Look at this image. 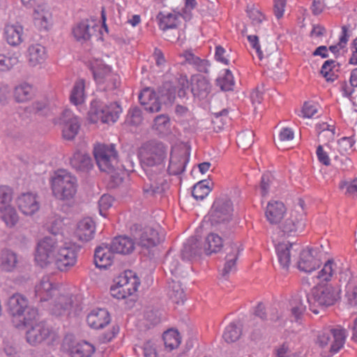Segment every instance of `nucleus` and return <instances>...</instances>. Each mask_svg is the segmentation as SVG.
Masks as SVG:
<instances>
[{
	"mask_svg": "<svg viewBox=\"0 0 357 357\" xmlns=\"http://www.w3.org/2000/svg\"><path fill=\"white\" fill-rule=\"evenodd\" d=\"M63 225V223L61 219L55 218L48 225L47 230L53 235L52 237L55 238L56 236L61 234Z\"/></svg>",
	"mask_w": 357,
	"mask_h": 357,
	"instance_id": "nucleus-60",
	"label": "nucleus"
},
{
	"mask_svg": "<svg viewBox=\"0 0 357 357\" xmlns=\"http://www.w3.org/2000/svg\"><path fill=\"white\" fill-rule=\"evenodd\" d=\"M191 86V92L193 96L200 100L206 98L212 88L209 81L201 75L192 76Z\"/></svg>",
	"mask_w": 357,
	"mask_h": 357,
	"instance_id": "nucleus-21",
	"label": "nucleus"
},
{
	"mask_svg": "<svg viewBox=\"0 0 357 357\" xmlns=\"http://www.w3.org/2000/svg\"><path fill=\"white\" fill-rule=\"evenodd\" d=\"M218 84L222 91H232L234 86V77L229 70H226L225 75L222 78L217 79Z\"/></svg>",
	"mask_w": 357,
	"mask_h": 357,
	"instance_id": "nucleus-54",
	"label": "nucleus"
},
{
	"mask_svg": "<svg viewBox=\"0 0 357 357\" xmlns=\"http://www.w3.org/2000/svg\"><path fill=\"white\" fill-rule=\"evenodd\" d=\"M6 307L8 314L18 320L17 327L29 325L38 315L37 310L30 306L27 298L20 294L10 296Z\"/></svg>",
	"mask_w": 357,
	"mask_h": 357,
	"instance_id": "nucleus-3",
	"label": "nucleus"
},
{
	"mask_svg": "<svg viewBox=\"0 0 357 357\" xmlns=\"http://www.w3.org/2000/svg\"><path fill=\"white\" fill-rule=\"evenodd\" d=\"M162 338L165 347L169 348V351L177 348L181 343L180 334L176 330L170 329L167 331L163 333Z\"/></svg>",
	"mask_w": 357,
	"mask_h": 357,
	"instance_id": "nucleus-48",
	"label": "nucleus"
},
{
	"mask_svg": "<svg viewBox=\"0 0 357 357\" xmlns=\"http://www.w3.org/2000/svg\"><path fill=\"white\" fill-rule=\"evenodd\" d=\"M144 173L146 177L144 178L143 190L147 196L162 195L169 188V183L164 177V172L147 169Z\"/></svg>",
	"mask_w": 357,
	"mask_h": 357,
	"instance_id": "nucleus-8",
	"label": "nucleus"
},
{
	"mask_svg": "<svg viewBox=\"0 0 357 357\" xmlns=\"http://www.w3.org/2000/svg\"><path fill=\"white\" fill-rule=\"evenodd\" d=\"M292 243H280L275 247L278 261L280 266L287 270L291 263V252L290 250L292 248Z\"/></svg>",
	"mask_w": 357,
	"mask_h": 357,
	"instance_id": "nucleus-37",
	"label": "nucleus"
},
{
	"mask_svg": "<svg viewBox=\"0 0 357 357\" xmlns=\"http://www.w3.org/2000/svg\"><path fill=\"white\" fill-rule=\"evenodd\" d=\"M189 155L190 153L187 151L178 155H172L167 168L169 174L178 175L183 172L189 160Z\"/></svg>",
	"mask_w": 357,
	"mask_h": 357,
	"instance_id": "nucleus-33",
	"label": "nucleus"
},
{
	"mask_svg": "<svg viewBox=\"0 0 357 357\" xmlns=\"http://www.w3.org/2000/svg\"><path fill=\"white\" fill-rule=\"evenodd\" d=\"M233 204L227 197L217 199L209 212V220L213 226L229 222L231 220Z\"/></svg>",
	"mask_w": 357,
	"mask_h": 357,
	"instance_id": "nucleus-9",
	"label": "nucleus"
},
{
	"mask_svg": "<svg viewBox=\"0 0 357 357\" xmlns=\"http://www.w3.org/2000/svg\"><path fill=\"white\" fill-rule=\"evenodd\" d=\"M169 298L175 303H183L185 293L181 287V283L174 280L168 282Z\"/></svg>",
	"mask_w": 357,
	"mask_h": 357,
	"instance_id": "nucleus-44",
	"label": "nucleus"
},
{
	"mask_svg": "<svg viewBox=\"0 0 357 357\" xmlns=\"http://www.w3.org/2000/svg\"><path fill=\"white\" fill-rule=\"evenodd\" d=\"M18 258L15 252L10 250L5 249L1 252L0 268L6 272L13 271L17 265Z\"/></svg>",
	"mask_w": 357,
	"mask_h": 357,
	"instance_id": "nucleus-34",
	"label": "nucleus"
},
{
	"mask_svg": "<svg viewBox=\"0 0 357 357\" xmlns=\"http://www.w3.org/2000/svg\"><path fill=\"white\" fill-rule=\"evenodd\" d=\"M50 304V312L54 316L59 317L69 312L73 300L70 294H58Z\"/></svg>",
	"mask_w": 357,
	"mask_h": 357,
	"instance_id": "nucleus-19",
	"label": "nucleus"
},
{
	"mask_svg": "<svg viewBox=\"0 0 357 357\" xmlns=\"http://www.w3.org/2000/svg\"><path fill=\"white\" fill-rule=\"evenodd\" d=\"M121 112L122 109L116 102L107 105L99 100H94L91 102L88 112L89 119L91 123L98 121L102 123H114L119 119Z\"/></svg>",
	"mask_w": 357,
	"mask_h": 357,
	"instance_id": "nucleus-4",
	"label": "nucleus"
},
{
	"mask_svg": "<svg viewBox=\"0 0 357 357\" xmlns=\"http://www.w3.org/2000/svg\"><path fill=\"white\" fill-rule=\"evenodd\" d=\"M93 155L100 171L111 174V178L119 185L123 181L118 173L122 169H126L124 165L119 163L118 153L114 144H99L94 147Z\"/></svg>",
	"mask_w": 357,
	"mask_h": 357,
	"instance_id": "nucleus-2",
	"label": "nucleus"
},
{
	"mask_svg": "<svg viewBox=\"0 0 357 357\" xmlns=\"http://www.w3.org/2000/svg\"><path fill=\"white\" fill-rule=\"evenodd\" d=\"M222 247V239L218 234L211 233L205 239L204 251L206 255H211L213 252H217Z\"/></svg>",
	"mask_w": 357,
	"mask_h": 357,
	"instance_id": "nucleus-42",
	"label": "nucleus"
},
{
	"mask_svg": "<svg viewBox=\"0 0 357 357\" xmlns=\"http://www.w3.org/2000/svg\"><path fill=\"white\" fill-rule=\"evenodd\" d=\"M167 150V146L158 140H150L144 143L139 152L143 170L151 169L156 172H164Z\"/></svg>",
	"mask_w": 357,
	"mask_h": 357,
	"instance_id": "nucleus-1",
	"label": "nucleus"
},
{
	"mask_svg": "<svg viewBox=\"0 0 357 357\" xmlns=\"http://www.w3.org/2000/svg\"><path fill=\"white\" fill-rule=\"evenodd\" d=\"M307 304L309 305L310 310L314 314H319V310L314 308L312 298L309 294L296 295L290 302L291 311L292 315L296 321H298L307 309Z\"/></svg>",
	"mask_w": 357,
	"mask_h": 357,
	"instance_id": "nucleus-16",
	"label": "nucleus"
},
{
	"mask_svg": "<svg viewBox=\"0 0 357 357\" xmlns=\"http://www.w3.org/2000/svg\"><path fill=\"white\" fill-rule=\"evenodd\" d=\"M225 250H227L226 262L221 273L224 278H227L232 269L235 268L236 260L241 250L240 247L235 243H230Z\"/></svg>",
	"mask_w": 357,
	"mask_h": 357,
	"instance_id": "nucleus-27",
	"label": "nucleus"
},
{
	"mask_svg": "<svg viewBox=\"0 0 357 357\" xmlns=\"http://www.w3.org/2000/svg\"><path fill=\"white\" fill-rule=\"evenodd\" d=\"M51 330L43 322H39L33 326L26 332V341L31 345H37L45 341L50 335Z\"/></svg>",
	"mask_w": 357,
	"mask_h": 357,
	"instance_id": "nucleus-18",
	"label": "nucleus"
},
{
	"mask_svg": "<svg viewBox=\"0 0 357 357\" xmlns=\"http://www.w3.org/2000/svg\"><path fill=\"white\" fill-rule=\"evenodd\" d=\"M319 249L308 248L300 253L298 268L305 273H311L321 265Z\"/></svg>",
	"mask_w": 357,
	"mask_h": 357,
	"instance_id": "nucleus-14",
	"label": "nucleus"
},
{
	"mask_svg": "<svg viewBox=\"0 0 357 357\" xmlns=\"http://www.w3.org/2000/svg\"><path fill=\"white\" fill-rule=\"evenodd\" d=\"M23 27L19 24H7L4 28V37L11 46H17L23 41Z\"/></svg>",
	"mask_w": 357,
	"mask_h": 357,
	"instance_id": "nucleus-32",
	"label": "nucleus"
},
{
	"mask_svg": "<svg viewBox=\"0 0 357 357\" xmlns=\"http://www.w3.org/2000/svg\"><path fill=\"white\" fill-rule=\"evenodd\" d=\"M345 337L344 330L328 327L318 332L316 344L322 349L328 348L334 354L343 347Z\"/></svg>",
	"mask_w": 357,
	"mask_h": 357,
	"instance_id": "nucleus-6",
	"label": "nucleus"
},
{
	"mask_svg": "<svg viewBox=\"0 0 357 357\" xmlns=\"http://www.w3.org/2000/svg\"><path fill=\"white\" fill-rule=\"evenodd\" d=\"M303 203L304 202L302 199H299L301 211H292L289 218L282 223L280 229L282 236H295L303 231L305 226V214L303 208Z\"/></svg>",
	"mask_w": 357,
	"mask_h": 357,
	"instance_id": "nucleus-11",
	"label": "nucleus"
},
{
	"mask_svg": "<svg viewBox=\"0 0 357 357\" xmlns=\"http://www.w3.org/2000/svg\"><path fill=\"white\" fill-rule=\"evenodd\" d=\"M71 167L77 172H88L93 167L91 158L86 153L77 151L70 159Z\"/></svg>",
	"mask_w": 357,
	"mask_h": 357,
	"instance_id": "nucleus-26",
	"label": "nucleus"
},
{
	"mask_svg": "<svg viewBox=\"0 0 357 357\" xmlns=\"http://www.w3.org/2000/svg\"><path fill=\"white\" fill-rule=\"evenodd\" d=\"M58 294L56 286L48 276L43 277L35 287V296L41 303L47 302Z\"/></svg>",
	"mask_w": 357,
	"mask_h": 357,
	"instance_id": "nucleus-17",
	"label": "nucleus"
},
{
	"mask_svg": "<svg viewBox=\"0 0 357 357\" xmlns=\"http://www.w3.org/2000/svg\"><path fill=\"white\" fill-rule=\"evenodd\" d=\"M2 212V220L5 222L7 226L12 227H14L18 222L19 218L16 210L10 205L3 208Z\"/></svg>",
	"mask_w": 357,
	"mask_h": 357,
	"instance_id": "nucleus-49",
	"label": "nucleus"
},
{
	"mask_svg": "<svg viewBox=\"0 0 357 357\" xmlns=\"http://www.w3.org/2000/svg\"><path fill=\"white\" fill-rule=\"evenodd\" d=\"M14 98L17 102H24L31 100L33 96V87L28 83H22L15 86Z\"/></svg>",
	"mask_w": 357,
	"mask_h": 357,
	"instance_id": "nucleus-40",
	"label": "nucleus"
},
{
	"mask_svg": "<svg viewBox=\"0 0 357 357\" xmlns=\"http://www.w3.org/2000/svg\"><path fill=\"white\" fill-rule=\"evenodd\" d=\"M57 249V240L52 236H46L40 241L37 247L36 260L41 266L53 263Z\"/></svg>",
	"mask_w": 357,
	"mask_h": 357,
	"instance_id": "nucleus-12",
	"label": "nucleus"
},
{
	"mask_svg": "<svg viewBox=\"0 0 357 357\" xmlns=\"http://www.w3.org/2000/svg\"><path fill=\"white\" fill-rule=\"evenodd\" d=\"M176 93V87L171 82H166L159 87L157 97L163 104H168L174 102Z\"/></svg>",
	"mask_w": 357,
	"mask_h": 357,
	"instance_id": "nucleus-39",
	"label": "nucleus"
},
{
	"mask_svg": "<svg viewBox=\"0 0 357 357\" xmlns=\"http://www.w3.org/2000/svg\"><path fill=\"white\" fill-rule=\"evenodd\" d=\"M347 188L346 194L357 197V178H355L350 183L344 181L340 185V188Z\"/></svg>",
	"mask_w": 357,
	"mask_h": 357,
	"instance_id": "nucleus-64",
	"label": "nucleus"
},
{
	"mask_svg": "<svg viewBox=\"0 0 357 357\" xmlns=\"http://www.w3.org/2000/svg\"><path fill=\"white\" fill-rule=\"evenodd\" d=\"M77 252L69 247L61 248L56 252L53 263L61 271H66L73 266L77 261Z\"/></svg>",
	"mask_w": 357,
	"mask_h": 357,
	"instance_id": "nucleus-15",
	"label": "nucleus"
},
{
	"mask_svg": "<svg viewBox=\"0 0 357 357\" xmlns=\"http://www.w3.org/2000/svg\"><path fill=\"white\" fill-rule=\"evenodd\" d=\"M27 8H33L34 24L40 29L47 30L52 19V13L44 0H21Z\"/></svg>",
	"mask_w": 357,
	"mask_h": 357,
	"instance_id": "nucleus-10",
	"label": "nucleus"
},
{
	"mask_svg": "<svg viewBox=\"0 0 357 357\" xmlns=\"http://www.w3.org/2000/svg\"><path fill=\"white\" fill-rule=\"evenodd\" d=\"M17 63L18 59L16 56H7L4 54H0V71H8Z\"/></svg>",
	"mask_w": 357,
	"mask_h": 357,
	"instance_id": "nucleus-56",
	"label": "nucleus"
},
{
	"mask_svg": "<svg viewBox=\"0 0 357 357\" xmlns=\"http://www.w3.org/2000/svg\"><path fill=\"white\" fill-rule=\"evenodd\" d=\"M52 188L58 199H70L77 192V178L66 170H59L52 178Z\"/></svg>",
	"mask_w": 357,
	"mask_h": 357,
	"instance_id": "nucleus-5",
	"label": "nucleus"
},
{
	"mask_svg": "<svg viewBox=\"0 0 357 357\" xmlns=\"http://www.w3.org/2000/svg\"><path fill=\"white\" fill-rule=\"evenodd\" d=\"M139 102L144 106V109L150 113L158 112L162 103L153 91L149 89H144L138 96Z\"/></svg>",
	"mask_w": 357,
	"mask_h": 357,
	"instance_id": "nucleus-23",
	"label": "nucleus"
},
{
	"mask_svg": "<svg viewBox=\"0 0 357 357\" xmlns=\"http://www.w3.org/2000/svg\"><path fill=\"white\" fill-rule=\"evenodd\" d=\"M286 212L284 204L281 202H269L266 210V217L271 224H278L283 218Z\"/></svg>",
	"mask_w": 357,
	"mask_h": 357,
	"instance_id": "nucleus-29",
	"label": "nucleus"
},
{
	"mask_svg": "<svg viewBox=\"0 0 357 357\" xmlns=\"http://www.w3.org/2000/svg\"><path fill=\"white\" fill-rule=\"evenodd\" d=\"M119 84V77L116 74L112 73L105 77L104 82L102 84H97L99 89L102 91H112L116 89Z\"/></svg>",
	"mask_w": 357,
	"mask_h": 357,
	"instance_id": "nucleus-51",
	"label": "nucleus"
},
{
	"mask_svg": "<svg viewBox=\"0 0 357 357\" xmlns=\"http://www.w3.org/2000/svg\"><path fill=\"white\" fill-rule=\"evenodd\" d=\"M202 250L204 249L199 245L198 239L196 237L191 236L183 244L181 254L183 259L191 260L196 257L200 256Z\"/></svg>",
	"mask_w": 357,
	"mask_h": 357,
	"instance_id": "nucleus-31",
	"label": "nucleus"
},
{
	"mask_svg": "<svg viewBox=\"0 0 357 357\" xmlns=\"http://www.w3.org/2000/svg\"><path fill=\"white\" fill-rule=\"evenodd\" d=\"M209 180H202L197 182L192 188V195L197 200L204 199L211 191Z\"/></svg>",
	"mask_w": 357,
	"mask_h": 357,
	"instance_id": "nucleus-46",
	"label": "nucleus"
},
{
	"mask_svg": "<svg viewBox=\"0 0 357 357\" xmlns=\"http://www.w3.org/2000/svg\"><path fill=\"white\" fill-rule=\"evenodd\" d=\"M346 293L347 304L350 306L357 305V286H348Z\"/></svg>",
	"mask_w": 357,
	"mask_h": 357,
	"instance_id": "nucleus-62",
	"label": "nucleus"
},
{
	"mask_svg": "<svg viewBox=\"0 0 357 357\" xmlns=\"http://www.w3.org/2000/svg\"><path fill=\"white\" fill-rule=\"evenodd\" d=\"M86 321L88 325L94 329L102 328L110 321L109 314L105 309L93 310L87 316Z\"/></svg>",
	"mask_w": 357,
	"mask_h": 357,
	"instance_id": "nucleus-28",
	"label": "nucleus"
},
{
	"mask_svg": "<svg viewBox=\"0 0 357 357\" xmlns=\"http://www.w3.org/2000/svg\"><path fill=\"white\" fill-rule=\"evenodd\" d=\"M241 334V325L231 323L225 328L222 334V337L226 342L232 343L237 341L240 338Z\"/></svg>",
	"mask_w": 357,
	"mask_h": 357,
	"instance_id": "nucleus-47",
	"label": "nucleus"
},
{
	"mask_svg": "<svg viewBox=\"0 0 357 357\" xmlns=\"http://www.w3.org/2000/svg\"><path fill=\"white\" fill-rule=\"evenodd\" d=\"M95 352V347L84 341L77 343L70 349V357H91Z\"/></svg>",
	"mask_w": 357,
	"mask_h": 357,
	"instance_id": "nucleus-45",
	"label": "nucleus"
},
{
	"mask_svg": "<svg viewBox=\"0 0 357 357\" xmlns=\"http://www.w3.org/2000/svg\"><path fill=\"white\" fill-rule=\"evenodd\" d=\"M12 190L7 186H0V211L8 206L12 200Z\"/></svg>",
	"mask_w": 357,
	"mask_h": 357,
	"instance_id": "nucleus-55",
	"label": "nucleus"
},
{
	"mask_svg": "<svg viewBox=\"0 0 357 357\" xmlns=\"http://www.w3.org/2000/svg\"><path fill=\"white\" fill-rule=\"evenodd\" d=\"M55 123L62 127L63 137L67 140L73 139L80 128L79 119L69 109L64 110Z\"/></svg>",
	"mask_w": 357,
	"mask_h": 357,
	"instance_id": "nucleus-13",
	"label": "nucleus"
},
{
	"mask_svg": "<svg viewBox=\"0 0 357 357\" xmlns=\"http://www.w3.org/2000/svg\"><path fill=\"white\" fill-rule=\"evenodd\" d=\"M333 264L334 262L331 259L326 262L323 268L319 272L317 278L324 281L330 280L333 273Z\"/></svg>",
	"mask_w": 357,
	"mask_h": 357,
	"instance_id": "nucleus-58",
	"label": "nucleus"
},
{
	"mask_svg": "<svg viewBox=\"0 0 357 357\" xmlns=\"http://www.w3.org/2000/svg\"><path fill=\"white\" fill-rule=\"evenodd\" d=\"M157 18L159 20V26L160 29L166 31L167 29H174L177 27L179 15L170 13L163 14L160 12L158 15Z\"/></svg>",
	"mask_w": 357,
	"mask_h": 357,
	"instance_id": "nucleus-43",
	"label": "nucleus"
},
{
	"mask_svg": "<svg viewBox=\"0 0 357 357\" xmlns=\"http://www.w3.org/2000/svg\"><path fill=\"white\" fill-rule=\"evenodd\" d=\"M135 240L139 246L146 249L155 247L160 241L158 231L150 227L141 230L138 235L135 236Z\"/></svg>",
	"mask_w": 357,
	"mask_h": 357,
	"instance_id": "nucleus-20",
	"label": "nucleus"
},
{
	"mask_svg": "<svg viewBox=\"0 0 357 357\" xmlns=\"http://www.w3.org/2000/svg\"><path fill=\"white\" fill-rule=\"evenodd\" d=\"M340 289L331 285H319L313 287L310 293L314 308H323L333 305L340 298Z\"/></svg>",
	"mask_w": 357,
	"mask_h": 357,
	"instance_id": "nucleus-7",
	"label": "nucleus"
},
{
	"mask_svg": "<svg viewBox=\"0 0 357 357\" xmlns=\"http://www.w3.org/2000/svg\"><path fill=\"white\" fill-rule=\"evenodd\" d=\"M164 265L172 274H175L177 271L179 262L177 259L168 253L165 258Z\"/></svg>",
	"mask_w": 357,
	"mask_h": 357,
	"instance_id": "nucleus-59",
	"label": "nucleus"
},
{
	"mask_svg": "<svg viewBox=\"0 0 357 357\" xmlns=\"http://www.w3.org/2000/svg\"><path fill=\"white\" fill-rule=\"evenodd\" d=\"M335 67V61L330 59L326 61L321 66L320 73L326 78L327 82H333L336 79L337 75L333 73L331 75V72Z\"/></svg>",
	"mask_w": 357,
	"mask_h": 357,
	"instance_id": "nucleus-53",
	"label": "nucleus"
},
{
	"mask_svg": "<svg viewBox=\"0 0 357 357\" xmlns=\"http://www.w3.org/2000/svg\"><path fill=\"white\" fill-rule=\"evenodd\" d=\"M95 231L93 220L90 218H86L79 222L75 234L80 241L88 242L93 238Z\"/></svg>",
	"mask_w": 357,
	"mask_h": 357,
	"instance_id": "nucleus-25",
	"label": "nucleus"
},
{
	"mask_svg": "<svg viewBox=\"0 0 357 357\" xmlns=\"http://www.w3.org/2000/svg\"><path fill=\"white\" fill-rule=\"evenodd\" d=\"M95 27L91 26L88 20H83L76 24L73 29V33L77 40L85 42L89 40L92 35L91 31Z\"/></svg>",
	"mask_w": 357,
	"mask_h": 357,
	"instance_id": "nucleus-38",
	"label": "nucleus"
},
{
	"mask_svg": "<svg viewBox=\"0 0 357 357\" xmlns=\"http://www.w3.org/2000/svg\"><path fill=\"white\" fill-rule=\"evenodd\" d=\"M129 291H130V289L123 287L121 284H119V281L110 288L111 295L117 299H123L129 296Z\"/></svg>",
	"mask_w": 357,
	"mask_h": 357,
	"instance_id": "nucleus-57",
	"label": "nucleus"
},
{
	"mask_svg": "<svg viewBox=\"0 0 357 357\" xmlns=\"http://www.w3.org/2000/svg\"><path fill=\"white\" fill-rule=\"evenodd\" d=\"M254 142V133L251 130H245L237 136V144L243 149L250 148Z\"/></svg>",
	"mask_w": 357,
	"mask_h": 357,
	"instance_id": "nucleus-52",
	"label": "nucleus"
},
{
	"mask_svg": "<svg viewBox=\"0 0 357 357\" xmlns=\"http://www.w3.org/2000/svg\"><path fill=\"white\" fill-rule=\"evenodd\" d=\"M84 83L83 80L75 83L70 96V100L74 105H79L82 102L84 97Z\"/></svg>",
	"mask_w": 357,
	"mask_h": 357,
	"instance_id": "nucleus-50",
	"label": "nucleus"
},
{
	"mask_svg": "<svg viewBox=\"0 0 357 357\" xmlns=\"http://www.w3.org/2000/svg\"><path fill=\"white\" fill-rule=\"evenodd\" d=\"M91 69L96 84H100L104 82L105 77L113 73L112 68L101 60H96L91 64Z\"/></svg>",
	"mask_w": 357,
	"mask_h": 357,
	"instance_id": "nucleus-36",
	"label": "nucleus"
},
{
	"mask_svg": "<svg viewBox=\"0 0 357 357\" xmlns=\"http://www.w3.org/2000/svg\"><path fill=\"white\" fill-rule=\"evenodd\" d=\"M110 249L114 253L121 255H128L131 253L135 248V243L127 236L115 237L109 244Z\"/></svg>",
	"mask_w": 357,
	"mask_h": 357,
	"instance_id": "nucleus-30",
	"label": "nucleus"
},
{
	"mask_svg": "<svg viewBox=\"0 0 357 357\" xmlns=\"http://www.w3.org/2000/svg\"><path fill=\"white\" fill-rule=\"evenodd\" d=\"M20 210L26 215H32L39 209L36 196L32 193H24L17 199Z\"/></svg>",
	"mask_w": 357,
	"mask_h": 357,
	"instance_id": "nucleus-24",
	"label": "nucleus"
},
{
	"mask_svg": "<svg viewBox=\"0 0 357 357\" xmlns=\"http://www.w3.org/2000/svg\"><path fill=\"white\" fill-rule=\"evenodd\" d=\"M128 115L132 125L137 126L142 123L143 119L142 112L139 107H135L131 108L129 111Z\"/></svg>",
	"mask_w": 357,
	"mask_h": 357,
	"instance_id": "nucleus-63",
	"label": "nucleus"
},
{
	"mask_svg": "<svg viewBox=\"0 0 357 357\" xmlns=\"http://www.w3.org/2000/svg\"><path fill=\"white\" fill-rule=\"evenodd\" d=\"M113 252L110 249V245L102 243L98 246L94 252V263L96 267L100 268H107L112 264Z\"/></svg>",
	"mask_w": 357,
	"mask_h": 357,
	"instance_id": "nucleus-22",
	"label": "nucleus"
},
{
	"mask_svg": "<svg viewBox=\"0 0 357 357\" xmlns=\"http://www.w3.org/2000/svg\"><path fill=\"white\" fill-rule=\"evenodd\" d=\"M169 124V118L167 114H160L155 117L153 128L162 131Z\"/></svg>",
	"mask_w": 357,
	"mask_h": 357,
	"instance_id": "nucleus-61",
	"label": "nucleus"
},
{
	"mask_svg": "<svg viewBox=\"0 0 357 357\" xmlns=\"http://www.w3.org/2000/svg\"><path fill=\"white\" fill-rule=\"evenodd\" d=\"M119 284H121L123 287H126L128 289H130V291H129V296H130L137 290L140 284V280L135 272L128 270L119 276Z\"/></svg>",
	"mask_w": 357,
	"mask_h": 357,
	"instance_id": "nucleus-35",
	"label": "nucleus"
},
{
	"mask_svg": "<svg viewBox=\"0 0 357 357\" xmlns=\"http://www.w3.org/2000/svg\"><path fill=\"white\" fill-rule=\"evenodd\" d=\"M29 62L32 66L42 63L45 58V49L43 46L36 44L29 46L28 49Z\"/></svg>",
	"mask_w": 357,
	"mask_h": 357,
	"instance_id": "nucleus-41",
	"label": "nucleus"
}]
</instances>
